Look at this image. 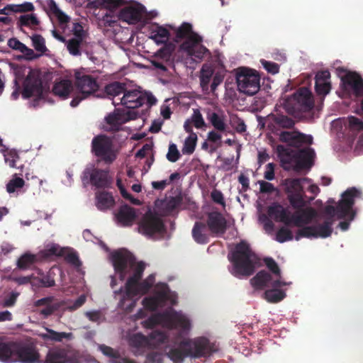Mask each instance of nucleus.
Segmentation results:
<instances>
[{
  "mask_svg": "<svg viewBox=\"0 0 363 363\" xmlns=\"http://www.w3.org/2000/svg\"><path fill=\"white\" fill-rule=\"evenodd\" d=\"M150 340L149 348H156L164 343L167 356L174 363H182L186 357L200 358L209 356L212 352L209 340L204 337L194 339H182L178 334L173 340H169L165 332L153 330L147 336Z\"/></svg>",
  "mask_w": 363,
  "mask_h": 363,
  "instance_id": "obj_1",
  "label": "nucleus"
},
{
  "mask_svg": "<svg viewBox=\"0 0 363 363\" xmlns=\"http://www.w3.org/2000/svg\"><path fill=\"white\" fill-rule=\"evenodd\" d=\"M111 261L114 270L121 281H123L131 271L133 272L125 283V291L120 301L121 306H125L126 300L132 301L135 296L144 295L149 291L152 287L151 282L148 280L140 281L145 270L143 262L136 263L135 257L127 250L113 252L111 254Z\"/></svg>",
  "mask_w": 363,
  "mask_h": 363,
  "instance_id": "obj_2",
  "label": "nucleus"
},
{
  "mask_svg": "<svg viewBox=\"0 0 363 363\" xmlns=\"http://www.w3.org/2000/svg\"><path fill=\"white\" fill-rule=\"evenodd\" d=\"M362 198V192L355 187L348 188L341 195V199L336 206L328 205L324 208V213L333 218L336 216L337 219L342 220L338 227L345 231L349 229L350 223L355 218L357 211L354 208L356 199Z\"/></svg>",
  "mask_w": 363,
  "mask_h": 363,
  "instance_id": "obj_3",
  "label": "nucleus"
},
{
  "mask_svg": "<svg viewBox=\"0 0 363 363\" xmlns=\"http://www.w3.org/2000/svg\"><path fill=\"white\" fill-rule=\"evenodd\" d=\"M229 259L233 264L230 272L239 279L252 275L256 265L259 262V258L252 250L250 245L244 240L235 245L231 256H229Z\"/></svg>",
  "mask_w": 363,
  "mask_h": 363,
  "instance_id": "obj_4",
  "label": "nucleus"
},
{
  "mask_svg": "<svg viewBox=\"0 0 363 363\" xmlns=\"http://www.w3.org/2000/svg\"><path fill=\"white\" fill-rule=\"evenodd\" d=\"M277 152L284 168L286 169L291 168L297 172L310 168L313 164V160L315 156L314 150L310 147L293 150L279 145L277 146Z\"/></svg>",
  "mask_w": 363,
  "mask_h": 363,
  "instance_id": "obj_5",
  "label": "nucleus"
},
{
  "mask_svg": "<svg viewBox=\"0 0 363 363\" xmlns=\"http://www.w3.org/2000/svg\"><path fill=\"white\" fill-rule=\"evenodd\" d=\"M50 91V85L48 82H43L40 74L35 70H30L26 77L21 91L23 99H29L34 96L32 104L34 107L38 106L40 100L45 99Z\"/></svg>",
  "mask_w": 363,
  "mask_h": 363,
  "instance_id": "obj_6",
  "label": "nucleus"
},
{
  "mask_svg": "<svg viewBox=\"0 0 363 363\" xmlns=\"http://www.w3.org/2000/svg\"><path fill=\"white\" fill-rule=\"evenodd\" d=\"M250 283L253 286L257 289H264L265 287L273 288L264 292L265 298L268 302L278 303L282 301L286 296V293L281 289H278V288L286 286L287 283L281 281L279 279L272 281V275L265 270L259 272L251 279Z\"/></svg>",
  "mask_w": 363,
  "mask_h": 363,
  "instance_id": "obj_7",
  "label": "nucleus"
},
{
  "mask_svg": "<svg viewBox=\"0 0 363 363\" xmlns=\"http://www.w3.org/2000/svg\"><path fill=\"white\" fill-rule=\"evenodd\" d=\"M91 151L94 156L108 164L113 163L117 157L113 140L104 134L94 137Z\"/></svg>",
  "mask_w": 363,
  "mask_h": 363,
  "instance_id": "obj_8",
  "label": "nucleus"
},
{
  "mask_svg": "<svg viewBox=\"0 0 363 363\" xmlns=\"http://www.w3.org/2000/svg\"><path fill=\"white\" fill-rule=\"evenodd\" d=\"M238 90L252 96L259 90L260 77L258 73L248 68H242L236 74Z\"/></svg>",
  "mask_w": 363,
  "mask_h": 363,
  "instance_id": "obj_9",
  "label": "nucleus"
},
{
  "mask_svg": "<svg viewBox=\"0 0 363 363\" xmlns=\"http://www.w3.org/2000/svg\"><path fill=\"white\" fill-rule=\"evenodd\" d=\"M342 91L349 96L362 98L360 114L363 116V79L357 72H349L341 78Z\"/></svg>",
  "mask_w": 363,
  "mask_h": 363,
  "instance_id": "obj_10",
  "label": "nucleus"
},
{
  "mask_svg": "<svg viewBox=\"0 0 363 363\" xmlns=\"http://www.w3.org/2000/svg\"><path fill=\"white\" fill-rule=\"evenodd\" d=\"M82 179L84 184L90 183L98 189L108 187L112 182L108 171L96 168L94 165L84 169Z\"/></svg>",
  "mask_w": 363,
  "mask_h": 363,
  "instance_id": "obj_11",
  "label": "nucleus"
},
{
  "mask_svg": "<svg viewBox=\"0 0 363 363\" xmlns=\"http://www.w3.org/2000/svg\"><path fill=\"white\" fill-rule=\"evenodd\" d=\"M164 230V225L162 218L151 211L146 212L138 223V232L147 237Z\"/></svg>",
  "mask_w": 363,
  "mask_h": 363,
  "instance_id": "obj_12",
  "label": "nucleus"
},
{
  "mask_svg": "<svg viewBox=\"0 0 363 363\" xmlns=\"http://www.w3.org/2000/svg\"><path fill=\"white\" fill-rule=\"evenodd\" d=\"M76 86L79 93L74 96L70 102L72 107H76L83 99L96 91L99 85L96 80L91 75H83L76 79Z\"/></svg>",
  "mask_w": 363,
  "mask_h": 363,
  "instance_id": "obj_13",
  "label": "nucleus"
},
{
  "mask_svg": "<svg viewBox=\"0 0 363 363\" xmlns=\"http://www.w3.org/2000/svg\"><path fill=\"white\" fill-rule=\"evenodd\" d=\"M40 357V353L33 343L16 341L14 363H36Z\"/></svg>",
  "mask_w": 363,
  "mask_h": 363,
  "instance_id": "obj_14",
  "label": "nucleus"
},
{
  "mask_svg": "<svg viewBox=\"0 0 363 363\" xmlns=\"http://www.w3.org/2000/svg\"><path fill=\"white\" fill-rule=\"evenodd\" d=\"M136 116L137 114L133 111L116 108L112 113L105 118L106 123L110 126L106 130L111 132L118 131L123 124L136 118Z\"/></svg>",
  "mask_w": 363,
  "mask_h": 363,
  "instance_id": "obj_15",
  "label": "nucleus"
},
{
  "mask_svg": "<svg viewBox=\"0 0 363 363\" xmlns=\"http://www.w3.org/2000/svg\"><path fill=\"white\" fill-rule=\"evenodd\" d=\"M201 42L202 38L199 35H194L189 41L182 43L179 48L186 52L189 56L201 60L208 52V50L200 44Z\"/></svg>",
  "mask_w": 363,
  "mask_h": 363,
  "instance_id": "obj_16",
  "label": "nucleus"
},
{
  "mask_svg": "<svg viewBox=\"0 0 363 363\" xmlns=\"http://www.w3.org/2000/svg\"><path fill=\"white\" fill-rule=\"evenodd\" d=\"M142 92L138 89L127 90L123 94V97L117 99H113V104L116 106L118 105H123L128 109H135L144 104V99L142 97Z\"/></svg>",
  "mask_w": 363,
  "mask_h": 363,
  "instance_id": "obj_17",
  "label": "nucleus"
},
{
  "mask_svg": "<svg viewBox=\"0 0 363 363\" xmlns=\"http://www.w3.org/2000/svg\"><path fill=\"white\" fill-rule=\"evenodd\" d=\"M279 140L287 143L289 146L296 148H299L304 145H311L313 143L311 135L298 131H282L279 135Z\"/></svg>",
  "mask_w": 363,
  "mask_h": 363,
  "instance_id": "obj_18",
  "label": "nucleus"
},
{
  "mask_svg": "<svg viewBox=\"0 0 363 363\" xmlns=\"http://www.w3.org/2000/svg\"><path fill=\"white\" fill-rule=\"evenodd\" d=\"M206 225L210 232L218 237L223 235L227 230V220L218 211L208 214Z\"/></svg>",
  "mask_w": 363,
  "mask_h": 363,
  "instance_id": "obj_19",
  "label": "nucleus"
},
{
  "mask_svg": "<svg viewBox=\"0 0 363 363\" xmlns=\"http://www.w3.org/2000/svg\"><path fill=\"white\" fill-rule=\"evenodd\" d=\"M297 108L302 112H309L314 107V100L311 91L306 87L300 88L294 95Z\"/></svg>",
  "mask_w": 363,
  "mask_h": 363,
  "instance_id": "obj_20",
  "label": "nucleus"
},
{
  "mask_svg": "<svg viewBox=\"0 0 363 363\" xmlns=\"http://www.w3.org/2000/svg\"><path fill=\"white\" fill-rule=\"evenodd\" d=\"M62 305V303L57 301L54 296L44 297L34 302L35 307L44 306L40 311V314L43 315L44 318H48L58 311Z\"/></svg>",
  "mask_w": 363,
  "mask_h": 363,
  "instance_id": "obj_21",
  "label": "nucleus"
},
{
  "mask_svg": "<svg viewBox=\"0 0 363 363\" xmlns=\"http://www.w3.org/2000/svg\"><path fill=\"white\" fill-rule=\"evenodd\" d=\"M330 73L328 70L317 72L315 77V90L318 95L325 96L331 89Z\"/></svg>",
  "mask_w": 363,
  "mask_h": 363,
  "instance_id": "obj_22",
  "label": "nucleus"
},
{
  "mask_svg": "<svg viewBox=\"0 0 363 363\" xmlns=\"http://www.w3.org/2000/svg\"><path fill=\"white\" fill-rule=\"evenodd\" d=\"M117 222L122 226H131L137 218L135 209L127 204L122 205L115 214Z\"/></svg>",
  "mask_w": 363,
  "mask_h": 363,
  "instance_id": "obj_23",
  "label": "nucleus"
},
{
  "mask_svg": "<svg viewBox=\"0 0 363 363\" xmlns=\"http://www.w3.org/2000/svg\"><path fill=\"white\" fill-rule=\"evenodd\" d=\"M167 324L169 329L181 328L183 331L189 330L191 326L189 320L177 311L167 312Z\"/></svg>",
  "mask_w": 363,
  "mask_h": 363,
  "instance_id": "obj_24",
  "label": "nucleus"
},
{
  "mask_svg": "<svg viewBox=\"0 0 363 363\" xmlns=\"http://www.w3.org/2000/svg\"><path fill=\"white\" fill-rule=\"evenodd\" d=\"M266 121L269 128L272 130L277 128H291L294 125V120L280 113H270Z\"/></svg>",
  "mask_w": 363,
  "mask_h": 363,
  "instance_id": "obj_25",
  "label": "nucleus"
},
{
  "mask_svg": "<svg viewBox=\"0 0 363 363\" xmlns=\"http://www.w3.org/2000/svg\"><path fill=\"white\" fill-rule=\"evenodd\" d=\"M167 27H169L170 30H173L175 35L173 38V43H179L182 40L184 41H189V39L194 35H199L198 33L193 31L192 25L189 23L184 22L182 25L175 28L171 25H166Z\"/></svg>",
  "mask_w": 363,
  "mask_h": 363,
  "instance_id": "obj_26",
  "label": "nucleus"
},
{
  "mask_svg": "<svg viewBox=\"0 0 363 363\" xmlns=\"http://www.w3.org/2000/svg\"><path fill=\"white\" fill-rule=\"evenodd\" d=\"M150 38L153 40L157 45L169 42L170 32L167 27L154 23L150 28Z\"/></svg>",
  "mask_w": 363,
  "mask_h": 363,
  "instance_id": "obj_27",
  "label": "nucleus"
},
{
  "mask_svg": "<svg viewBox=\"0 0 363 363\" xmlns=\"http://www.w3.org/2000/svg\"><path fill=\"white\" fill-rule=\"evenodd\" d=\"M16 341H0V362L14 363Z\"/></svg>",
  "mask_w": 363,
  "mask_h": 363,
  "instance_id": "obj_28",
  "label": "nucleus"
},
{
  "mask_svg": "<svg viewBox=\"0 0 363 363\" xmlns=\"http://www.w3.org/2000/svg\"><path fill=\"white\" fill-rule=\"evenodd\" d=\"M118 16L121 20L129 24H134L141 20L142 11L138 7L129 6L122 9Z\"/></svg>",
  "mask_w": 363,
  "mask_h": 363,
  "instance_id": "obj_29",
  "label": "nucleus"
},
{
  "mask_svg": "<svg viewBox=\"0 0 363 363\" xmlns=\"http://www.w3.org/2000/svg\"><path fill=\"white\" fill-rule=\"evenodd\" d=\"M191 234L193 239L198 244L203 245L209 242L208 226L203 222L197 221L194 223Z\"/></svg>",
  "mask_w": 363,
  "mask_h": 363,
  "instance_id": "obj_30",
  "label": "nucleus"
},
{
  "mask_svg": "<svg viewBox=\"0 0 363 363\" xmlns=\"http://www.w3.org/2000/svg\"><path fill=\"white\" fill-rule=\"evenodd\" d=\"M45 363H73L64 349H53L47 354Z\"/></svg>",
  "mask_w": 363,
  "mask_h": 363,
  "instance_id": "obj_31",
  "label": "nucleus"
},
{
  "mask_svg": "<svg viewBox=\"0 0 363 363\" xmlns=\"http://www.w3.org/2000/svg\"><path fill=\"white\" fill-rule=\"evenodd\" d=\"M214 69L208 64H203L200 71V86L204 93H208L209 84L213 78Z\"/></svg>",
  "mask_w": 363,
  "mask_h": 363,
  "instance_id": "obj_32",
  "label": "nucleus"
},
{
  "mask_svg": "<svg viewBox=\"0 0 363 363\" xmlns=\"http://www.w3.org/2000/svg\"><path fill=\"white\" fill-rule=\"evenodd\" d=\"M207 119L218 132L225 133L227 131L228 126L225 123V116L223 114L208 111L207 113Z\"/></svg>",
  "mask_w": 363,
  "mask_h": 363,
  "instance_id": "obj_33",
  "label": "nucleus"
},
{
  "mask_svg": "<svg viewBox=\"0 0 363 363\" xmlns=\"http://www.w3.org/2000/svg\"><path fill=\"white\" fill-rule=\"evenodd\" d=\"M333 223L334 219H333L332 217L328 216V218H327L323 223L313 225V227L315 228V234L316 235V238H326L330 237L333 231Z\"/></svg>",
  "mask_w": 363,
  "mask_h": 363,
  "instance_id": "obj_34",
  "label": "nucleus"
},
{
  "mask_svg": "<svg viewBox=\"0 0 363 363\" xmlns=\"http://www.w3.org/2000/svg\"><path fill=\"white\" fill-rule=\"evenodd\" d=\"M96 206L100 211H106L114 205V199L112 195L106 191L100 192L96 195Z\"/></svg>",
  "mask_w": 363,
  "mask_h": 363,
  "instance_id": "obj_35",
  "label": "nucleus"
},
{
  "mask_svg": "<svg viewBox=\"0 0 363 363\" xmlns=\"http://www.w3.org/2000/svg\"><path fill=\"white\" fill-rule=\"evenodd\" d=\"M72 89V83L69 80H62L55 84L52 87V92L55 96L65 99L67 98Z\"/></svg>",
  "mask_w": 363,
  "mask_h": 363,
  "instance_id": "obj_36",
  "label": "nucleus"
},
{
  "mask_svg": "<svg viewBox=\"0 0 363 363\" xmlns=\"http://www.w3.org/2000/svg\"><path fill=\"white\" fill-rule=\"evenodd\" d=\"M175 49L176 45L173 42L164 43V46L155 52V57L168 63L170 62L171 57Z\"/></svg>",
  "mask_w": 363,
  "mask_h": 363,
  "instance_id": "obj_37",
  "label": "nucleus"
},
{
  "mask_svg": "<svg viewBox=\"0 0 363 363\" xmlns=\"http://www.w3.org/2000/svg\"><path fill=\"white\" fill-rule=\"evenodd\" d=\"M130 347L136 348L138 350L149 348L150 340L147 337L141 333L133 335L128 340Z\"/></svg>",
  "mask_w": 363,
  "mask_h": 363,
  "instance_id": "obj_38",
  "label": "nucleus"
},
{
  "mask_svg": "<svg viewBox=\"0 0 363 363\" xmlns=\"http://www.w3.org/2000/svg\"><path fill=\"white\" fill-rule=\"evenodd\" d=\"M126 84L119 82H114L105 86V93L112 98L123 94L125 91Z\"/></svg>",
  "mask_w": 363,
  "mask_h": 363,
  "instance_id": "obj_39",
  "label": "nucleus"
},
{
  "mask_svg": "<svg viewBox=\"0 0 363 363\" xmlns=\"http://www.w3.org/2000/svg\"><path fill=\"white\" fill-rule=\"evenodd\" d=\"M302 179H286L284 180L285 191L287 195L303 191L301 184Z\"/></svg>",
  "mask_w": 363,
  "mask_h": 363,
  "instance_id": "obj_40",
  "label": "nucleus"
},
{
  "mask_svg": "<svg viewBox=\"0 0 363 363\" xmlns=\"http://www.w3.org/2000/svg\"><path fill=\"white\" fill-rule=\"evenodd\" d=\"M268 213L270 216H274L275 219L279 220L282 223H286V221H288L287 214H290V212L282 206L278 204L270 206L268 209Z\"/></svg>",
  "mask_w": 363,
  "mask_h": 363,
  "instance_id": "obj_41",
  "label": "nucleus"
},
{
  "mask_svg": "<svg viewBox=\"0 0 363 363\" xmlns=\"http://www.w3.org/2000/svg\"><path fill=\"white\" fill-rule=\"evenodd\" d=\"M167 312L158 313L152 315L144 321V326L147 328L152 329L156 325L160 324L162 322H165L167 323Z\"/></svg>",
  "mask_w": 363,
  "mask_h": 363,
  "instance_id": "obj_42",
  "label": "nucleus"
},
{
  "mask_svg": "<svg viewBox=\"0 0 363 363\" xmlns=\"http://www.w3.org/2000/svg\"><path fill=\"white\" fill-rule=\"evenodd\" d=\"M287 199L294 209H301L306 206L304 200V191H301L295 194H290L287 195Z\"/></svg>",
  "mask_w": 363,
  "mask_h": 363,
  "instance_id": "obj_43",
  "label": "nucleus"
},
{
  "mask_svg": "<svg viewBox=\"0 0 363 363\" xmlns=\"http://www.w3.org/2000/svg\"><path fill=\"white\" fill-rule=\"evenodd\" d=\"M48 7L50 11L57 17L60 24H66L70 21V18L58 8L54 0H50Z\"/></svg>",
  "mask_w": 363,
  "mask_h": 363,
  "instance_id": "obj_44",
  "label": "nucleus"
},
{
  "mask_svg": "<svg viewBox=\"0 0 363 363\" xmlns=\"http://www.w3.org/2000/svg\"><path fill=\"white\" fill-rule=\"evenodd\" d=\"M301 217L302 227L305 225H308L317 216L316 211L312 207L306 208H301L298 211Z\"/></svg>",
  "mask_w": 363,
  "mask_h": 363,
  "instance_id": "obj_45",
  "label": "nucleus"
},
{
  "mask_svg": "<svg viewBox=\"0 0 363 363\" xmlns=\"http://www.w3.org/2000/svg\"><path fill=\"white\" fill-rule=\"evenodd\" d=\"M197 135H189L184 140V146L182 147V152L184 155H191L195 150L197 143Z\"/></svg>",
  "mask_w": 363,
  "mask_h": 363,
  "instance_id": "obj_46",
  "label": "nucleus"
},
{
  "mask_svg": "<svg viewBox=\"0 0 363 363\" xmlns=\"http://www.w3.org/2000/svg\"><path fill=\"white\" fill-rule=\"evenodd\" d=\"M47 333L41 334L40 336L43 340H52L55 342H61L64 338H67L69 334L65 332H57L52 329L46 328Z\"/></svg>",
  "mask_w": 363,
  "mask_h": 363,
  "instance_id": "obj_47",
  "label": "nucleus"
},
{
  "mask_svg": "<svg viewBox=\"0 0 363 363\" xmlns=\"http://www.w3.org/2000/svg\"><path fill=\"white\" fill-rule=\"evenodd\" d=\"M40 21L33 14L21 15L18 19V25L21 28L23 26L33 27L38 26Z\"/></svg>",
  "mask_w": 363,
  "mask_h": 363,
  "instance_id": "obj_48",
  "label": "nucleus"
},
{
  "mask_svg": "<svg viewBox=\"0 0 363 363\" xmlns=\"http://www.w3.org/2000/svg\"><path fill=\"white\" fill-rule=\"evenodd\" d=\"M162 299L160 296H150L145 297L142 303L143 306L150 311H156L160 306Z\"/></svg>",
  "mask_w": 363,
  "mask_h": 363,
  "instance_id": "obj_49",
  "label": "nucleus"
},
{
  "mask_svg": "<svg viewBox=\"0 0 363 363\" xmlns=\"http://www.w3.org/2000/svg\"><path fill=\"white\" fill-rule=\"evenodd\" d=\"M83 40L80 38H72L67 43V48L69 52L74 56L81 55L80 46Z\"/></svg>",
  "mask_w": 363,
  "mask_h": 363,
  "instance_id": "obj_50",
  "label": "nucleus"
},
{
  "mask_svg": "<svg viewBox=\"0 0 363 363\" xmlns=\"http://www.w3.org/2000/svg\"><path fill=\"white\" fill-rule=\"evenodd\" d=\"M301 228L296 232L295 235V239L296 240H300L301 238H316V235L315 234V228L313 227V225L303 226Z\"/></svg>",
  "mask_w": 363,
  "mask_h": 363,
  "instance_id": "obj_51",
  "label": "nucleus"
},
{
  "mask_svg": "<svg viewBox=\"0 0 363 363\" xmlns=\"http://www.w3.org/2000/svg\"><path fill=\"white\" fill-rule=\"evenodd\" d=\"M347 128L351 132H359L363 130V121L359 118L351 116L347 119Z\"/></svg>",
  "mask_w": 363,
  "mask_h": 363,
  "instance_id": "obj_52",
  "label": "nucleus"
},
{
  "mask_svg": "<svg viewBox=\"0 0 363 363\" xmlns=\"http://www.w3.org/2000/svg\"><path fill=\"white\" fill-rule=\"evenodd\" d=\"M35 261V256L30 254H24L17 262V266L19 269H26L30 267Z\"/></svg>",
  "mask_w": 363,
  "mask_h": 363,
  "instance_id": "obj_53",
  "label": "nucleus"
},
{
  "mask_svg": "<svg viewBox=\"0 0 363 363\" xmlns=\"http://www.w3.org/2000/svg\"><path fill=\"white\" fill-rule=\"evenodd\" d=\"M292 232L285 227H281L276 233V240L280 243L293 240Z\"/></svg>",
  "mask_w": 363,
  "mask_h": 363,
  "instance_id": "obj_54",
  "label": "nucleus"
},
{
  "mask_svg": "<svg viewBox=\"0 0 363 363\" xmlns=\"http://www.w3.org/2000/svg\"><path fill=\"white\" fill-rule=\"evenodd\" d=\"M33 46L38 52L44 53L47 50L45 39L42 35L35 34L31 37Z\"/></svg>",
  "mask_w": 363,
  "mask_h": 363,
  "instance_id": "obj_55",
  "label": "nucleus"
},
{
  "mask_svg": "<svg viewBox=\"0 0 363 363\" xmlns=\"http://www.w3.org/2000/svg\"><path fill=\"white\" fill-rule=\"evenodd\" d=\"M189 119L196 128H202L206 125L202 114L198 108L194 109L193 114Z\"/></svg>",
  "mask_w": 363,
  "mask_h": 363,
  "instance_id": "obj_56",
  "label": "nucleus"
},
{
  "mask_svg": "<svg viewBox=\"0 0 363 363\" xmlns=\"http://www.w3.org/2000/svg\"><path fill=\"white\" fill-rule=\"evenodd\" d=\"M24 183V180L22 178L15 177L7 184L6 190L10 194L13 193L16 189L22 188Z\"/></svg>",
  "mask_w": 363,
  "mask_h": 363,
  "instance_id": "obj_57",
  "label": "nucleus"
},
{
  "mask_svg": "<svg viewBox=\"0 0 363 363\" xmlns=\"http://www.w3.org/2000/svg\"><path fill=\"white\" fill-rule=\"evenodd\" d=\"M264 262L266 264L268 269L277 276L278 277H281V270L277 264V263L275 262V260L272 257H265L264 259Z\"/></svg>",
  "mask_w": 363,
  "mask_h": 363,
  "instance_id": "obj_58",
  "label": "nucleus"
},
{
  "mask_svg": "<svg viewBox=\"0 0 363 363\" xmlns=\"http://www.w3.org/2000/svg\"><path fill=\"white\" fill-rule=\"evenodd\" d=\"M180 156L181 155L177 145L173 143L170 144L167 154V159L171 162H175L179 159Z\"/></svg>",
  "mask_w": 363,
  "mask_h": 363,
  "instance_id": "obj_59",
  "label": "nucleus"
},
{
  "mask_svg": "<svg viewBox=\"0 0 363 363\" xmlns=\"http://www.w3.org/2000/svg\"><path fill=\"white\" fill-rule=\"evenodd\" d=\"M287 218L288 221H286V223H284L286 225L289 226L294 225L298 228L302 227L301 217L298 211L293 214H287Z\"/></svg>",
  "mask_w": 363,
  "mask_h": 363,
  "instance_id": "obj_60",
  "label": "nucleus"
},
{
  "mask_svg": "<svg viewBox=\"0 0 363 363\" xmlns=\"http://www.w3.org/2000/svg\"><path fill=\"white\" fill-rule=\"evenodd\" d=\"M182 203L180 197H171L165 203V210L167 213L174 211Z\"/></svg>",
  "mask_w": 363,
  "mask_h": 363,
  "instance_id": "obj_61",
  "label": "nucleus"
},
{
  "mask_svg": "<svg viewBox=\"0 0 363 363\" xmlns=\"http://www.w3.org/2000/svg\"><path fill=\"white\" fill-rule=\"evenodd\" d=\"M261 63L264 68L272 74H277L279 72V65L276 62L262 60Z\"/></svg>",
  "mask_w": 363,
  "mask_h": 363,
  "instance_id": "obj_62",
  "label": "nucleus"
},
{
  "mask_svg": "<svg viewBox=\"0 0 363 363\" xmlns=\"http://www.w3.org/2000/svg\"><path fill=\"white\" fill-rule=\"evenodd\" d=\"M62 250L60 248V247L58 245L52 244V245L48 247L44 250V255L45 257H50V256H61L62 255Z\"/></svg>",
  "mask_w": 363,
  "mask_h": 363,
  "instance_id": "obj_63",
  "label": "nucleus"
},
{
  "mask_svg": "<svg viewBox=\"0 0 363 363\" xmlns=\"http://www.w3.org/2000/svg\"><path fill=\"white\" fill-rule=\"evenodd\" d=\"M225 74L222 72H217L213 75V82L210 86L211 91L214 92L218 86L220 85L224 79Z\"/></svg>",
  "mask_w": 363,
  "mask_h": 363,
  "instance_id": "obj_64",
  "label": "nucleus"
}]
</instances>
